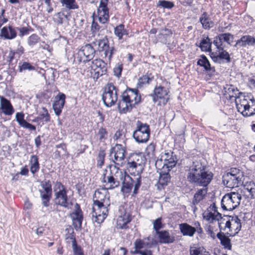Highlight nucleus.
I'll list each match as a JSON object with an SVG mask.
<instances>
[{
    "label": "nucleus",
    "instance_id": "3c124183",
    "mask_svg": "<svg viewBox=\"0 0 255 255\" xmlns=\"http://www.w3.org/2000/svg\"><path fill=\"white\" fill-rule=\"evenodd\" d=\"M113 138L117 142H124L125 135L122 130H118L115 133Z\"/></svg>",
    "mask_w": 255,
    "mask_h": 255
},
{
    "label": "nucleus",
    "instance_id": "0eeeda50",
    "mask_svg": "<svg viewBox=\"0 0 255 255\" xmlns=\"http://www.w3.org/2000/svg\"><path fill=\"white\" fill-rule=\"evenodd\" d=\"M177 160L175 155L171 151L162 152L155 163L157 169L171 170L176 164Z\"/></svg>",
    "mask_w": 255,
    "mask_h": 255
},
{
    "label": "nucleus",
    "instance_id": "052dcab7",
    "mask_svg": "<svg viewBox=\"0 0 255 255\" xmlns=\"http://www.w3.org/2000/svg\"><path fill=\"white\" fill-rule=\"evenodd\" d=\"M151 79L147 75H144L140 77L138 80V85L140 87H143L144 85L149 83Z\"/></svg>",
    "mask_w": 255,
    "mask_h": 255
},
{
    "label": "nucleus",
    "instance_id": "f704fd0d",
    "mask_svg": "<svg viewBox=\"0 0 255 255\" xmlns=\"http://www.w3.org/2000/svg\"><path fill=\"white\" fill-rule=\"evenodd\" d=\"M212 41L208 36L205 35H203V37L200 43L199 47L203 51H208L211 54L212 49L211 48Z\"/></svg>",
    "mask_w": 255,
    "mask_h": 255
},
{
    "label": "nucleus",
    "instance_id": "6e6d98bb",
    "mask_svg": "<svg viewBox=\"0 0 255 255\" xmlns=\"http://www.w3.org/2000/svg\"><path fill=\"white\" fill-rule=\"evenodd\" d=\"M105 153L103 151H100L98 154V159H97V166L100 168L102 167V166L104 164L105 160Z\"/></svg>",
    "mask_w": 255,
    "mask_h": 255
},
{
    "label": "nucleus",
    "instance_id": "412c9836",
    "mask_svg": "<svg viewBox=\"0 0 255 255\" xmlns=\"http://www.w3.org/2000/svg\"><path fill=\"white\" fill-rule=\"evenodd\" d=\"M108 0H101L97 9V16L99 22L105 24L109 19V9L107 7Z\"/></svg>",
    "mask_w": 255,
    "mask_h": 255
},
{
    "label": "nucleus",
    "instance_id": "a211bd4d",
    "mask_svg": "<svg viewBox=\"0 0 255 255\" xmlns=\"http://www.w3.org/2000/svg\"><path fill=\"white\" fill-rule=\"evenodd\" d=\"M94 79L97 80L100 76L107 73V64L100 59H96L92 61L91 64Z\"/></svg>",
    "mask_w": 255,
    "mask_h": 255
},
{
    "label": "nucleus",
    "instance_id": "4be33fe9",
    "mask_svg": "<svg viewBox=\"0 0 255 255\" xmlns=\"http://www.w3.org/2000/svg\"><path fill=\"white\" fill-rule=\"evenodd\" d=\"M255 100L244 94L240 93L236 98L235 103L238 111L241 114L244 111H246L247 105L250 103L249 101H254Z\"/></svg>",
    "mask_w": 255,
    "mask_h": 255
},
{
    "label": "nucleus",
    "instance_id": "6e6552de",
    "mask_svg": "<svg viewBox=\"0 0 255 255\" xmlns=\"http://www.w3.org/2000/svg\"><path fill=\"white\" fill-rule=\"evenodd\" d=\"M242 196L238 192H231L226 194L221 201V207L224 211H231L239 206Z\"/></svg>",
    "mask_w": 255,
    "mask_h": 255
},
{
    "label": "nucleus",
    "instance_id": "a18cd8bd",
    "mask_svg": "<svg viewBox=\"0 0 255 255\" xmlns=\"http://www.w3.org/2000/svg\"><path fill=\"white\" fill-rule=\"evenodd\" d=\"M197 64L198 65L203 67L206 71H215L214 67H211L209 61L205 56L203 55L201 57V58L198 60Z\"/></svg>",
    "mask_w": 255,
    "mask_h": 255
},
{
    "label": "nucleus",
    "instance_id": "603ef678",
    "mask_svg": "<svg viewBox=\"0 0 255 255\" xmlns=\"http://www.w3.org/2000/svg\"><path fill=\"white\" fill-rule=\"evenodd\" d=\"M221 37L229 45H231L234 41V36L229 33L220 34Z\"/></svg>",
    "mask_w": 255,
    "mask_h": 255
},
{
    "label": "nucleus",
    "instance_id": "20e7f679",
    "mask_svg": "<svg viewBox=\"0 0 255 255\" xmlns=\"http://www.w3.org/2000/svg\"><path fill=\"white\" fill-rule=\"evenodd\" d=\"M244 172L236 168H232L226 172L222 176L223 184L228 188L237 187L244 183Z\"/></svg>",
    "mask_w": 255,
    "mask_h": 255
},
{
    "label": "nucleus",
    "instance_id": "58836bf2",
    "mask_svg": "<svg viewBox=\"0 0 255 255\" xmlns=\"http://www.w3.org/2000/svg\"><path fill=\"white\" fill-rule=\"evenodd\" d=\"M217 238L220 240L221 245L226 249L231 250L232 249V245L231 240L229 237L226 236L224 233H218Z\"/></svg>",
    "mask_w": 255,
    "mask_h": 255
},
{
    "label": "nucleus",
    "instance_id": "e2e57ef3",
    "mask_svg": "<svg viewBox=\"0 0 255 255\" xmlns=\"http://www.w3.org/2000/svg\"><path fill=\"white\" fill-rule=\"evenodd\" d=\"M98 135L99 136V140L102 141L103 139L107 138L108 132L106 128H101L98 131Z\"/></svg>",
    "mask_w": 255,
    "mask_h": 255
},
{
    "label": "nucleus",
    "instance_id": "7c9ffc66",
    "mask_svg": "<svg viewBox=\"0 0 255 255\" xmlns=\"http://www.w3.org/2000/svg\"><path fill=\"white\" fill-rule=\"evenodd\" d=\"M158 235L160 243L163 244L173 243L175 241V238L171 235L168 231H162L158 232L156 234Z\"/></svg>",
    "mask_w": 255,
    "mask_h": 255
},
{
    "label": "nucleus",
    "instance_id": "9b49d317",
    "mask_svg": "<svg viewBox=\"0 0 255 255\" xmlns=\"http://www.w3.org/2000/svg\"><path fill=\"white\" fill-rule=\"evenodd\" d=\"M126 153L125 147L120 143H117L115 146L111 148V158L118 167L124 164Z\"/></svg>",
    "mask_w": 255,
    "mask_h": 255
},
{
    "label": "nucleus",
    "instance_id": "c85d7f7f",
    "mask_svg": "<svg viewBox=\"0 0 255 255\" xmlns=\"http://www.w3.org/2000/svg\"><path fill=\"white\" fill-rule=\"evenodd\" d=\"M211 57L215 62H220L221 59H225L228 62L230 61L229 53L224 49L223 50L216 49L215 52H211Z\"/></svg>",
    "mask_w": 255,
    "mask_h": 255
},
{
    "label": "nucleus",
    "instance_id": "4468645a",
    "mask_svg": "<svg viewBox=\"0 0 255 255\" xmlns=\"http://www.w3.org/2000/svg\"><path fill=\"white\" fill-rule=\"evenodd\" d=\"M203 219L209 224H214L218 222L220 229H222L221 223H219L222 219V215L218 211V208L215 203H213L203 214Z\"/></svg>",
    "mask_w": 255,
    "mask_h": 255
},
{
    "label": "nucleus",
    "instance_id": "79ce46f5",
    "mask_svg": "<svg viewBox=\"0 0 255 255\" xmlns=\"http://www.w3.org/2000/svg\"><path fill=\"white\" fill-rule=\"evenodd\" d=\"M62 6L68 10L76 9L79 8L78 4L75 0H60Z\"/></svg>",
    "mask_w": 255,
    "mask_h": 255
},
{
    "label": "nucleus",
    "instance_id": "393cba45",
    "mask_svg": "<svg viewBox=\"0 0 255 255\" xmlns=\"http://www.w3.org/2000/svg\"><path fill=\"white\" fill-rule=\"evenodd\" d=\"M0 110L7 116H11L14 113V109L10 101L2 96H0Z\"/></svg>",
    "mask_w": 255,
    "mask_h": 255
},
{
    "label": "nucleus",
    "instance_id": "37998d69",
    "mask_svg": "<svg viewBox=\"0 0 255 255\" xmlns=\"http://www.w3.org/2000/svg\"><path fill=\"white\" fill-rule=\"evenodd\" d=\"M30 171L34 174L39 169V164L38 162V158L36 155H33L31 156L30 160Z\"/></svg>",
    "mask_w": 255,
    "mask_h": 255
},
{
    "label": "nucleus",
    "instance_id": "a19ab883",
    "mask_svg": "<svg viewBox=\"0 0 255 255\" xmlns=\"http://www.w3.org/2000/svg\"><path fill=\"white\" fill-rule=\"evenodd\" d=\"M68 18V16L62 11L55 13L53 16V21L57 25L62 24Z\"/></svg>",
    "mask_w": 255,
    "mask_h": 255
},
{
    "label": "nucleus",
    "instance_id": "f8f14e48",
    "mask_svg": "<svg viewBox=\"0 0 255 255\" xmlns=\"http://www.w3.org/2000/svg\"><path fill=\"white\" fill-rule=\"evenodd\" d=\"M128 169L130 173L140 175L143 169V159L138 154H133L128 161Z\"/></svg>",
    "mask_w": 255,
    "mask_h": 255
},
{
    "label": "nucleus",
    "instance_id": "4d7b16f0",
    "mask_svg": "<svg viewBox=\"0 0 255 255\" xmlns=\"http://www.w3.org/2000/svg\"><path fill=\"white\" fill-rule=\"evenodd\" d=\"M24 115L22 112H18L15 114V119L19 125L21 127L24 124L26 121L24 119Z\"/></svg>",
    "mask_w": 255,
    "mask_h": 255
},
{
    "label": "nucleus",
    "instance_id": "f3484780",
    "mask_svg": "<svg viewBox=\"0 0 255 255\" xmlns=\"http://www.w3.org/2000/svg\"><path fill=\"white\" fill-rule=\"evenodd\" d=\"M131 221V217L129 212L124 207L120 206L119 209V215L117 220V228L121 229L128 228V224Z\"/></svg>",
    "mask_w": 255,
    "mask_h": 255
},
{
    "label": "nucleus",
    "instance_id": "dca6fc26",
    "mask_svg": "<svg viewBox=\"0 0 255 255\" xmlns=\"http://www.w3.org/2000/svg\"><path fill=\"white\" fill-rule=\"evenodd\" d=\"M194 226L192 227L187 223H182L179 225V229L184 236L192 237L196 232L198 234L203 233V230L199 222H195Z\"/></svg>",
    "mask_w": 255,
    "mask_h": 255
},
{
    "label": "nucleus",
    "instance_id": "9d476101",
    "mask_svg": "<svg viewBox=\"0 0 255 255\" xmlns=\"http://www.w3.org/2000/svg\"><path fill=\"white\" fill-rule=\"evenodd\" d=\"M118 89L112 84L108 83L105 88L102 100L106 106H113L118 100Z\"/></svg>",
    "mask_w": 255,
    "mask_h": 255
},
{
    "label": "nucleus",
    "instance_id": "c03bdc74",
    "mask_svg": "<svg viewBox=\"0 0 255 255\" xmlns=\"http://www.w3.org/2000/svg\"><path fill=\"white\" fill-rule=\"evenodd\" d=\"M250 103L247 105L246 111H244L242 115L245 117L252 116L255 114V100L249 101Z\"/></svg>",
    "mask_w": 255,
    "mask_h": 255
},
{
    "label": "nucleus",
    "instance_id": "b1692460",
    "mask_svg": "<svg viewBox=\"0 0 255 255\" xmlns=\"http://www.w3.org/2000/svg\"><path fill=\"white\" fill-rule=\"evenodd\" d=\"M65 95L63 93H59L55 98L52 107L55 115L57 116H59L62 112L65 103Z\"/></svg>",
    "mask_w": 255,
    "mask_h": 255
},
{
    "label": "nucleus",
    "instance_id": "ea45409f",
    "mask_svg": "<svg viewBox=\"0 0 255 255\" xmlns=\"http://www.w3.org/2000/svg\"><path fill=\"white\" fill-rule=\"evenodd\" d=\"M232 227L231 229L230 236L234 235L238 233L241 229V223L240 220L238 217L232 218Z\"/></svg>",
    "mask_w": 255,
    "mask_h": 255
},
{
    "label": "nucleus",
    "instance_id": "c756f323",
    "mask_svg": "<svg viewBox=\"0 0 255 255\" xmlns=\"http://www.w3.org/2000/svg\"><path fill=\"white\" fill-rule=\"evenodd\" d=\"M0 36L6 39H12L16 36V32L11 26H4L0 29Z\"/></svg>",
    "mask_w": 255,
    "mask_h": 255
},
{
    "label": "nucleus",
    "instance_id": "1a4fd4ad",
    "mask_svg": "<svg viewBox=\"0 0 255 255\" xmlns=\"http://www.w3.org/2000/svg\"><path fill=\"white\" fill-rule=\"evenodd\" d=\"M150 134L149 126L147 124L137 121L136 129L132 134L135 140L138 143H146L149 138Z\"/></svg>",
    "mask_w": 255,
    "mask_h": 255
},
{
    "label": "nucleus",
    "instance_id": "7ed1b4c3",
    "mask_svg": "<svg viewBox=\"0 0 255 255\" xmlns=\"http://www.w3.org/2000/svg\"><path fill=\"white\" fill-rule=\"evenodd\" d=\"M140 95L137 89H128L125 91L118 102V108L121 114H126L140 103Z\"/></svg>",
    "mask_w": 255,
    "mask_h": 255
},
{
    "label": "nucleus",
    "instance_id": "6ab92c4d",
    "mask_svg": "<svg viewBox=\"0 0 255 255\" xmlns=\"http://www.w3.org/2000/svg\"><path fill=\"white\" fill-rule=\"evenodd\" d=\"M168 92L163 87L159 86L154 88L153 94L151 95L154 103L158 101V105H165L168 100Z\"/></svg>",
    "mask_w": 255,
    "mask_h": 255
},
{
    "label": "nucleus",
    "instance_id": "bb28decb",
    "mask_svg": "<svg viewBox=\"0 0 255 255\" xmlns=\"http://www.w3.org/2000/svg\"><path fill=\"white\" fill-rule=\"evenodd\" d=\"M95 50L91 44H87L82 46L79 51L78 55H83L85 57L86 59L83 62L89 61L94 57Z\"/></svg>",
    "mask_w": 255,
    "mask_h": 255
},
{
    "label": "nucleus",
    "instance_id": "72a5a7b5",
    "mask_svg": "<svg viewBox=\"0 0 255 255\" xmlns=\"http://www.w3.org/2000/svg\"><path fill=\"white\" fill-rule=\"evenodd\" d=\"M244 190L246 193L249 194L248 196L251 199H255V182L253 181H248L244 182Z\"/></svg>",
    "mask_w": 255,
    "mask_h": 255
},
{
    "label": "nucleus",
    "instance_id": "f257e3e1",
    "mask_svg": "<svg viewBox=\"0 0 255 255\" xmlns=\"http://www.w3.org/2000/svg\"><path fill=\"white\" fill-rule=\"evenodd\" d=\"M93 221L98 224L102 223L107 217L110 205V196L107 190H96L93 196Z\"/></svg>",
    "mask_w": 255,
    "mask_h": 255
},
{
    "label": "nucleus",
    "instance_id": "423d86ee",
    "mask_svg": "<svg viewBox=\"0 0 255 255\" xmlns=\"http://www.w3.org/2000/svg\"><path fill=\"white\" fill-rule=\"evenodd\" d=\"M122 182L121 191L123 193H129L131 192L133 187V194H136L141 185L140 175L134 174L133 178L128 175L126 172L122 171V177L120 178Z\"/></svg>",
    "mask_w": 255,
    "mask_h": 255
},
{
    "label": "nucleus",
    "instance_id": "c9c22d12",
    "mask_svg": "<svg viewBox=\"0 0 255 255\" xmlns=\"http://www.w3.org/2000/svg\"><path fill=\"white\" fill-rule=\"evenodd\" d=\"M208 192V187H203L198 189L194 194L193 203L194 204L199 203L203 200L206 197Z\"/></svg>",
    "mask_w": 255,
    "mask_h": 255
},
{
    "label": "nucleus",
    "instance_id": "69168bd1",
    "mask_svg": "<svg viewBox=\"0 0 255 255\" xmlns=\"http://www.w3.org/2000/svg\"><path fill=\"white\" fill-rule=\"evenodd\" d=\"M232 219L231 220H229L226 222L225 224V228L223 229L225 231H226V232L228 234H229L228 232H230L231 229L232 227Z\"/></svg>",
    "mask_w": 255,
    "mask_h": 255
},
{
    "label": "nucleus",
    "instance_id": "bf43d9fd",
    "mask_svg": "<svg viewBox=\"0 0 255 255\" xmlns=\"http://www.w3.org/2000/svg\"><path fill=\"white\" fill-rule=\"evenodd\" d=\"M19 67L20 72L23 70H28L29 71H32L34 70V67L30 63L26 62H24L21 65L19 66Z\"/></svg>",
    "mask_w": 255,
    "mask_h": 255
},
{
    "label": "nucleus",
    "instance_id": "5701e85b",
    "mask_svg": "<svg viewBox=\"0 0 255 255\" xmlns=\"http://www.w3.org/2000/svg\"><path fill=\"white\" fill-rule=\"evenodd\" d=\"M72 219L73 225L75 228H81L83 221V213L80 209V205L76 203L74 206V211L70 214Z\"/></svg>",
    "mask_w": 255,
    "mask_h": 255
},
{
    "label": "nucleus",
    "instance_id": "2f4dec72",
    "mask_svg": "<svg viewBox=\"0 0 255 255\" xmlns=\"http://www.w3.org/2000/svg\"><path fill=\"white\" fill-rule=\"evenodd\" d=\"M43 112L40 113L38 117H36L32 120V122L36 123L41 126L43 125L44 124L49 122L50 120V115L48 113V110L44 107L42 108Z\"/></svg>",
    "mask_w": 255,
    "mask_h": 255
},
{
    "label": "nucleus",
    "instance_id": "8fccbe9b",
    "mask_svg": "<svg viewBox=\"0 0 255 255\" xmlns=\"http://www.w3.org/2000/svg\"><path fill=\"white\" fill-rule=\"evenodd\" d=\"M174 6V4L173 2L165 0H159L157 3V6L163 8L171 9Z\"/></svg>",
    "mask_w": 255,
    "mask_h": 255
},
{
    "label": "nucleus",
    "instance_id": "13d9d810",
    "mask_svg": "<svg viewBox=\"0 0 255 255\" xmlns=\"http://www.w3.org/2000/svg\"><path fill=\"white\" fill-rule=\"evenodd\" d=\"M153 229L156 231L157 234L158 232H160L159 230L163 228V225L161 223V218H158L156 219L153 222Z\"/></svg>",
    "mask_w": 255,
    "mask_h": 255
},
{
    "label": "nucleus",
    "instance_id": "de8ad7c7",
    "mask_svg": "<svg viewBox=\"0 0 255 255\" xmlns=\"http://www.w3.org/2000/svg\"><path fill=\"white\" fill-rule=\"evenodd\" d=\"M223 39L220 38V34L214 38L213 43L217 49L223 50L225 47Z\"/></svg>",
    "mask_w": 255,
    "mask_h": 255
},
{
    "label": "nucleus",
    "instance_id": "864d4df0",
    "mask_svg": "<svg viewBox=\"0 0 255 255\" xmlns=\"http://www.w3.org/2000/svg\"><path fill=\"white\" fill-rule=\"evenodd\" d=\"M72 249L74 255H84L82 249L77 245L75 240L72 242Z\"/></svg>",
    "mask_w": 255,
    "mask_h": 255
},
{
    "label": "nucleus",
    "instance_id": "473e14b6",
    "mask_svg": "<svg viewBox=\"0 0 255 255\" xmlns=\"http://www.w3.org/2000/svg\"><path fill=\"white\" fill-rule=\"evenodd\" d=\"M160 170V176L158 181V188H159V186L162 187L167 185L170 181V176L169 172L170 171L168 169H158Z\"/></svg>",
    "mask_w": 255,
    "mask_h": 255
},
{
    "label": "nucleus",
    "instance_id": "5fc2aeb1",
    "mask_svg": "<svg viewBox=\"0 0 255 255\" xmlns=\"http://www.w3.org/2000/svg\"><path fill=\"white\" fill-rule=\"evenodd\" d=\"M38 36L35 34H32L28 38V44L30 46L35 45L39 40Z\"/></svg>",
    "mask_w": 255,
    "mask_h": 255
},
{
    "label": "nucleus",
    "instance_id": "ddd939ff",
    "mask_svg": "<svg viewBox=\"0 0 255 255\" xmlns=\"http://www.w3.org/2000/svg\"><path fill=\"white\" fill-rule=\"evenodd\" d=\"M149 239V237L143 239H136L133 244L134 250L130 251V253L133 255L136 254L140 255H152V252L146 249V248L150 247V244L148 242Z\"/></svg>",
    "mask_w": 255,
    "mask_h": 255
},
{
    "label": "nucleus",
    "instance_id": "aec40b11",
    "mask_svg": "<svg viewBox=\"0 0 255 255\" xmlns=\"http://www.w3.org/2000/svg\"><path fill=\"white\" fill-rule=\"evenodd\" d=\"M43 190H40L39 192L42 204L45 207L49 206L50 199L52 195V187L49 180L45 181L41 184Z\"/></svg>",
    "mask_w": 255,
    "mask_h": 255
},
{
    "label": "nucleus",
    "instance_id": "0e129e2a",
    "mask_svg": "<svg viewBox=\"0 0 255 255\" xmlns=\"http://www.w3.org/2000/svg\"><path fill=\"white\" fill-rule=\"evenodd\" d=\"M21 127L29 129L31 130L35 131L36 130V127L31 125V124L28 123L26 121L24 123V124L21 126Z\"/></svg>",
    "mask_w": 255,
    "mask_h": 255
},
{
    "label": "nucleus",
    "instance_id": "338daca9",
    "mask_svg": "<svg viewBox=\"0 0 255 255\" xmlns=\"http://www.w3.org/2000/svg\"><path fill=\"white\" fill-rule=\"evenodd\" d=\"M122 71V66L121 65H118L117 67H116L114 69L115 75L117 77H119V76L121 75Z\"/></svg>",
    "mask_w": 255,
    "mask_h": 255
},
{
    "label": "nucleus",
    "instance_id": "09e8293b",
    "mask_svg": "<svg viewBox=\"0 0 255 255\" xmlns=\"http://www.w3.org/2000/svg\"><path fill=\"white\" fill-rule=\"evenodd\" d=\"M124 27V25L121 24L115 28V34L119 39H121L124 34H128L127 31L125 30Z\"/></svg>",
    "mask_w": 255,
    "mask_h": 255
},
{
    "label": "nucleus",
    "instance_id": "f03ea898",
    "mask_svg": "<svg viewBox=\"0 0 255 255\" xmlns=\"http://www.w3.org/2000/svg\"><path fill=\"white\" fill-rule=\"evenodd\" d=\"M186 176L190 183L207 187L213 179V174L206 169L200 162L194 161L187 171Z\"/></svg>",
    "mask_w": 255,
    "mask_h": 255
},
{
    "label": "nucleus",
    "instance_id": "4c0bfd02",
    "mask_svg": "<svg viewBox=\"0 0 255 255\" xmlns=\"http://www.w3.org/2000/svg\"><path fill=\"white\" fill-rule=\"evenodd\" d=\"M200 21L203 27L205 29H209L214 26V22L211 20L206 12L202 14L200 18Z\"/></svg>",
    "mask_w": 255,
    "mask_h": 255
},
{
    "label": "nucleus",
    "instance_id": "cd10ccee",
    "mask_svg": "<svg viewBox=\"0 0 255 255\" xmlns=\"http://www.w3.org/2000/svg\"><path fill=\"white\" fill-rule=\"evenodd\" d=\"M255 46V38L251 35H245L237 40L234 46L237 48Z\"/></svg>",
    "mask_w": 255,
    "mask_h": 255
},
{
    "label": "nucleus",
    "instance_id": "39448f33",
    "mask_svg": "<svg viewBox=\"0 0 255 255\" xmlns=\"http://www.w3.org/2000/svg\"><path fill=\"white\" fill-rule=\"evenodd\" d=\"M55 195V203L67 209L72 208L73 203L72 201L68 197L67 190L65 187L60 182H56L54 186Z\"/></svg>",
    "mask_w": 255,
    "mask_h": 255
},
{
    "label": "nucleus",
    "instance_id": "774afa93",
    "mask_svg": "<svg viewBox=\"0 0 255 255\" xmlns=\"http://www.w3.org/2000/svg\"><path fill=\"white\" fill-rule=\"evenodd\" d=\"M100 29V26L96 22H93L91 25V30L93 32L99 30Z\"/></svg>",
    "mask_w": 255,
    "mask_h": 255
},
{
    "label": "nucleus",
    "instance_id": "2eb2a0df",
    "mask_svg": "<svg viewBox=\"0 0 255 255\" xmlns=\"http://www.w3.org/2000/svg\"><path fill=\"white\" fill-rule=\"evenodd\" d=\"M114 168L116 171L114 174L105 176L103 180V182L105 183V186H108V189H113L118 187L120 184V178L122 177V171L119 167L115 166Z\"/></svg>",
    "mask_w": 255,
    "mask_h": 255
},
{
    "label": "nucleus",
    "instance_id": "e433bc0d",
    "mask_svg": "<svg viewBox=\"0 0 255 255\" xmlns=\"http://www.w3.org/2000/svg\"><path fill=\"white\" fill-rule=\"evenodd\" d=\"M190 255H211L202 246H194L189 250Z\"/></svg>",
    "mask_w": 255,
    "mask_h": 255
},
{
    "label": "nucleus",
    "instance_id": "49530a36",
    "mask_svg": "<svg viewBox=\"0 0 255 255\" xmlns=\"http://www.w3.org/2000/svg\"><path fill=\"white\" fill-rule=\"evenodd\" d=\"M197 64L198 65L203 67L206 71H215L214 67H211L209 61L205 56L203 55L201 57V58L198 60Z\"/></svg>",
    "mask_w": 255,
    "mask_h": 255
},
{
    "label": "nucleus",
    "instance_id": "680f3d73",
    "mask_svg": "<svg viewBox=\"0 0 255 255\" xmlns=\"http://www.w3.org/2000/svg\"><path fill=\"white\" fill-rule=\"evenodd\" d=\"M155 148V144L153 143L149 144L146 148V153L147 155L153 156L154 154V151Z\"/></svg>",
    "mask_w": 255,
    "mask_h": 255
},
{
    "label": "nucleus",
    "instance_id": "a878e982",
    "mask_svg": "<svg viewBox=\"0 0 255 255\" xmlns=\"http://www.w3.org/2000/svg\"><path fill=\"white\" fill-rule=\"evenodd\" d=\"M98 45L100 50L104 52L105 57H107L109 60H111L114 52L113 47H110L109 45V41L107 38H104L99 41Z\"/></svg>",
    "mask_w": 255,
    "mask_h": 255
}]
</instances>
